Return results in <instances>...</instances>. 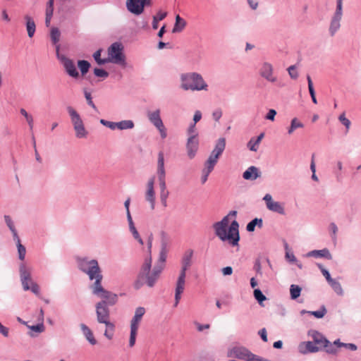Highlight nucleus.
I'll return each mask as SVG.
<instances>
[{
    "instance_id": "15",
    "label": "nucleus",
    "mask_w": 361,
    "mask_h": 361,
    "mask_svg": "<svg viewBox=\"0 0 361 361\" xmlns=\"http://www.w3.org/2000/svg\"><path fill=\"white\" fill-rule=\"evenodd\" d=\"M185 147L188 157H189V159H192L196 156V154L199 149L198 139L188 137L187 140Z\"/></svg>"
},
{
    "instance_id": "35",
    "label": "nucleus",
    "mask_w": 361,
    "mask_h": 361,
    "mask_svg": "<svg viewBox=\"0 0 361 361\" xmlns=\"http://www.w3.org/2000/svg\"><path fill=\"white\" fill-rule=\"evenodd\" d=\"M303 127V123L299 121L297 118H294L291 120L290 126L288 128V135H291L297 128H300Z\"/></svg>"
},
{
    "instance_id": "48",
    "label": "nucleus",
    "mask_w": 361,
    "mask_h": 361,
    "mask_svg": "<svg viewBox=\"0 0 361 361\" xmlns=\"http://www.w3.org/2000/svg\"><path fill=\"white\" fill-rule=\"evenodd\" d=\"M137 328L130 327V339H129V346L132 348L134 346L136 341V336L137 333Z\"/></svg>"
},
{
    "instance_id": "62",
    "label": "nucleus",
    "mask_w": 361,
    "mask_h": 361,
    "mask_svg": "<svg viewBox=\"0 0 361 361\" xmlns=\"http://www.w3.org/2000/svg\"><path fill=\"white\" fill-rule=\"evenodd\" d=\"M54 0H49L47 4L46 14L53 15Z\"/></svg>"
},
{
    "instance_id": "16",
    "label": "nucleus",
    "mask_w": 361,
    "mask_h": 361,
    "mask_svg": "<svg viewBox=\"0 0 361 361\" xmlns=\"http://www.w3.org/2000/svg\"><path fill=\"white\" fill-rule=\"evenodd\" d=\"M154 176L149 179L147 182V190L145 195V199L150 203L152 209H154L155 206V192L154 189Z\"/></svg>"
},
{
    "instance_id": "3",
    "label": "nucleus",
    "mask_w": 361,
    "mask_h": 361,
    "mask_svg": "<svg viewBox=\"0 0 361 361\" xmlns=\"http://www.w3.org/2000/svg\"><path fill=\"white\" fill-rule=\"evenodd\" d=\"M180 87L185 91L207 90L208 85L202 75L196 72L182 73L180 76Z\"/></svg>"
},
{
    "instance_id": "36",
    "label": "nucleus",
    "mask_w": 361,
    "mask_h": 361,
    "mask_svg": "<svg viewBox=\"0 0 361 361\" xmlns=\"http://www.w3.org/2000/svg\"><path fill=\"white\" fill-rule=\"evenodd\" d=\"M167 16L166 12L159 11L156 16H153L152 28L157 30L158 28V22L164 20Z\"/></svg>"
},
{
    "instance_id": "40",
    "label": "nucleus",
    "mask_w": 361,
    "mask_h": 361,
    "mask_svg": "<svg viewBox=\"0 0 361 361\" xmlns=\"http://www.w3.org/2000/svg\"><path fill=\"white\" fill-rule=\"evenodd\" d=\"M254 297L255 300L258 302V303L261 306H264L263 302L267 300L266 296L263 294L262 290L259 288H256L254 290Z\"/></svg>"
},
{
    "instance_id": "61",
    "label": "nucleus",
    "mask_w": 361,
    "mask_h": 361,
    "mask_svg": "<svg viewBox=\"0 0 361 361\" xmlns=\"http://www.w3.org/2000/svg\"><path fill=\"white\" fill-rule=\"evenodd\" d=\"M4 218L5 223L6 224V225L8 227V228L10 229V231L16 228L13 221L9 215H4Z\"/></svg>"
},
{
    "instance_id": "56",
    "label": "nucleus",
    "mask_w": 361,
    "mask_h": 361,
    "mask_svg": "<svg viewBox=\"0 0 361 361\" xmlns=\"http://www.w3.org/2000/svg\"><path fill=\"white\" fill-rule=\"evenodd\" d=\"M27 327L32 331H34L37 333H42L44 331V326L42 322L36 325L27 326Z\"/></svg>"
},
{
    "instance_id": "21",
    "label": "nucleus",
    "mask_w": 361,
    "mask_h": 361,
    "mask_svg": "<svg viewBox=\"0 0 361 361\" xmlns=\"http://www.w3.org/2000/svg\"><path fill=\"white\" fill-rule=\"evenodd\" d=\"M145 313V309L142 307L136 308L135 314L130 322V327L138 329L139 323Z\"/></svg>"
},
{
    "instance_id": "18",
    "label": "nucleus",
    "mask_w": 361,
    "mask_h": 361,
    "mask_svg": "<svg viewBox=\"0 0 361 361\" xmlns=\"http://www.w3.org/2000/svg\"><path fill=\"white\" fill-rule=\"evenodd\" d=\"M98 298H102L107 306H113L118 301V295L112 292L105 290Z\"/></svg>"
},
{
    "instance_id": "26",
    "label": "nucleus",
    "mask_w": 361,
    "mask_h": 361,
    "mask_svg": "<svg viewBox=\"0 0 361 361\" xmlns=\"http://www.w3.org/2000/svg\"><path fill=\"white\" fill-rule=\"evenodd\" d=\"M264 136V133H260L256 138L252 137L250 141L247 142V148L252 152H257L258 149V146L262 140Z\"/></svg>"
},
{
    "instance_id": "12",
    "label": "nucleus",
    "mask_w": 361,
    "mask_h": 361,
    "mask_svg": "<svg viewBox=\"0 0 361 361\" xmlns=\"http://www.w3.org/2000/svg\"><path fill=\"white\" fill-rule=\"evenodd\" d=\"M188 269L183 268L181 267L180 271L179 274V276L178 277L176 285V290H175V302H174V307H177L180 300L181 298V294L183 293V290L185 289V276H186V271Z\"/></svg>"
},
{
    "instance_id": "45",
    "label": "nucleus",
    "mask_w": 361,
    "mask_h": 361,
    "mask_svg": "<svg viewBox=\"0 0 361 361\" xmlns=\"http://www.w3.org/2000/svg\"><path fill=\"white\" fill-rule=\"evenodd\" d=\"M74 130L75 131V136L78 138H84L86 137L87 135V132L85 128L84 125L80 126H75L74 128Z\"/></svg>"
},
{
    "instance_id": "29",
    "label": "nucleus",
    "mask_w": 361,
    "mask_h": 361,
    "mask_svg": "<svg viewBox=\"0 0 361 361\" xmlns=\"http://www.w3.org/2000/svg\"><path fill=\"white\" fill-rule=\"evenodd\" d=\"M263 226V221L261 218H255L250 221L246 226V230L248 232H253L255 230V227L261 228Z\"/></svg>"
},
{
    "instance_id": "46",
    "label": "nucleus",
    "mask_w": 361,
    "mask_h": 361,
    "mask_svg": "<svg viewBox=\"0 0 361 361\" xmlns=\"http://www.w3.org/2000/svg\"><path fill=\"white\" fill-rule=\"evenodd\" d=\"M20 113L21 114L22 116H23L27 123H28V126L30 127V130H32L33 128V118L31 115L28 114V113L26 111V110L25 109H20Z\"/></svg>"
},
{
    "instance_id": "53",
    "label": "nucleus",
    "mask_w": 361,
    "mask_h": 361,
    "mask_svg": "<svg viewBox=\"0 0 361 361\" xmlns=\"http://www.w3.org/2000/svg\"><path fill=\"white\" fill-rule=\"evenodd\" d=\"M100 123L113 130L117 128V122H112L105 119H101Z\"/></svg>"
},
{
    "instance_id": "10",
    "label": "nucleus",
    "mask_w": 361,
    "mask_h": 361,
    "mask_svg": "<svg viewBox=\"0 0 361 361\" xmlns=\"http://www.w3.org/2000/svg\"><path fill=\"white\" fill-rule=\"evenodd\" d=\"M151 5L152 0H126L128 11L135 16L142 14L145 8Z\"/></svg>"
},
{
    "instance_id": "19",
    "label": "nucleus",
    "mask_w": 361,
    "mask_h": 361,
    "mask_svg": "<svg viewBox=\"0 0 361 361\" xmlns=\"http://www.w3.org/2000/svg\"><path fill=\"white\" fill-rule=\"evenodd\" d=\"M307 257L315 258H324L329 260L332 259V255L327 248H324L322 250H314L310 251L309 252L307 253Z\"/></svg>"
},
{
    "instance_id": "32",
    "label": "nucleus",
    "mask_w": 361,
    "mask_h": 361,
    "mask_svg": "<svg viewBox=\"0 0 361 361\" xmlns=\"http://www.w3.org/2000/svg\"><path fill=\"white\" fill-rule=\"evenodd\" d=\"M134 126L135 124L132 120H123L117 122V129L121 130L132 129Z\"/></svg>"
},
{
    "instance_id": "30",
    "label": "nucleus",
    "mask_w": 361,
    "mask_h": 361,
    "mask_svg": "<svg viewBox=\"0 0 361 361\" xmlns=\"http://www.w3.org/2000/svg\"><path fill=\"white\" fill-rule=\"evenodd\" d=\"M267 209L271 212L278 213L281 215L285 214V209L283 206L279 202H273L268 204Z\"/></svg>"
},
{
    "instance_id": "13",
    "label": "nucleus",
    "mask_w": 361,
    "mask_h": 361,
    "mask_svg": "<svg viewBox=\"0 0 361 361\" xmlns=\"http://www.w3.org/2000/svg\"><path fill=\"white\" fill-rule=\"evenodd\" d=\"M273 71L272 65L268 62H264L259 69V75L267 81L275 82L277 78L274 75Z\"/></svg>"
},
{
    "instance_id": "8",
    "label": "nucleus",
    "mask_w": 361,
    "mask_h": 361,
    "mask_svg": "<svg viewBox=\"0 0 361 361\" xmlns=\"http://www.w3.org/2000/svg\"><path fill=\"white\" fill-rule=\"evenodd\" d=\"M343 16V0H336V8L334 13L329 27V32L334 37L341 27V21Z\"/></svg>"
},
{
    "instance_id": "34",
    "label": "nucleus",
    "mask_w": 361,
    "mask_h": 361,
    "mask_svg": "<svg viewBox=\"0 0 361 361\" xmlns=\"http://www.w3.org/2000/svg\"><path fill=\"white\" fill-rule=\"evenodd\" d=\"M329 284L337 295L340 296L343 295V290L341 283L338 281L334 279L329 283Z\"/></svg>"
},
{
    "instance_id": "37",
    "label": "nucleus",
    "mask_w": 361,
    "mask_h": 361,
    "mask_svg": "<svg viewBox=\"0 0 361 361\" xmlns=\"http://www.w3.org/2000/svg\"><path fill=\"white\" fill-rule=\"evenodd\" d=\"M78 66L82 75H85L89 71L91 64L86 60H79L78 61Z\"/></svg>"
},
{
    "instance_id": "39",
    "label": "nucleus",
    "mask_w": 361,
    "mask_h": 361,
    "mask_svg": "<svg viewBox=\"0 0 361 361\" xmlns=\"http://www.w3.org/2000/svg\"><path fill=\"white\" fill-rule=\"evenodd\" d=\"M307 83H308L309 92L311 96L312 101L314 104H317V98L315 96V91H314V89L313 87V83H312L311 77L309 75H307Z\"/></svg>"
},
{
    "instance_id": "63",
    "label": "nucleus",
    "mask_w": 361,
    "mask_h": 361,
    "mask_svg": "<svg viewBox=\"0 0 361 361\" xmlns=\"http://www.w3.org/2000/svg\"><path fill=\"white\" fill-rule=\"evenodd\" d=\"M114 329H115L114 324L111 329L106 326V330L104 334V336L106 337L109 340L113 338Z\"/></svg>"
},
{
    "instance_id": "9",
    "label": "nucleus",
    "mask_w": 361,
    "mask_h": 361,
    "mask_svg": "<svg viewBox=\"0 0 361 361\" xmlns=\"http://www.w3.org/2000/svg\"><path fill=\"white\" fill-rule=\"evenodd\" d=\"M57 59L62 63L66 73L73 78L79 77V73L73 60L59 54V45L56 46Z\"/></svg>"
},
{
    "instance_id": "24",
    "label": "nucleus",
    "mask_w": 361,
    "mask_h": 361,
    "mask_svg": "<svg viewBox=\"0 0 361 361\" xmlns=\"http://www.w3.org/2000/svg\"><path fill=\"white\" fill-rule=\"evenodd\" d=\"M193 250L192 249L187 250L181 259V267L189 269L192 264V258L193 256Z\"/></svg>"
},
{
    "instance_id": "42",
    "label": "nucleus",
    "mask_w": 361,
    "mask_h": 361,
    "mask_svg": "<svg viewBox=\"0 0 361 361\" xmlns=\"http://www.w3.org/2000/svg\"><path fill=\"white\" fill-rule=\"evenodd\" d=\"M326 309L324 305H322L319 310L308 312L309 314L313 315L317 319H321L326 314Z\"/></svg>"
},
{
    "instance_id": "2",
    "label": "nucleus",
    "mask_w": 361,
    "mask_h": 361,
    "mask_svg": "<svg viewBox=\"0 0 361 361\" xmlns=\"http://www.w3.org/2000/svg\"><path fill=\"white\" fill-rule=\"evenodd\" d=\"M229 216L228 215L223 217V219L213 224L215 235L223 242H228V243L233 246H238L240 239L239 233V224L236 220H233L230 226Z\"/></svg>"
},
{
    "instance_id": "59",
    "label": "nucleus",
    "mask_w": 361,
    "mask_h": 361,
    "mask_svg": "<svg viewBox=\"0 0 361 361\" xmlns=\"http://www.w3.org/2000/svg\"><path fill=\"white\" fill-rule=\"evenodd\" d=\"M85 97L87 100V104L90 106L92 109L97 111V106H95L94 103L92 101V98L91 96V93L88 92L87 91H85Z\"/></svg>"
},
{
    "instance_id": "60",
    "label": "nucleus",
    "mask_w": 361,
    "mask_h": 361,
    "mask_svg": "<svg viewBox=\"0 0 361 361\" xmlns=\"http://www.w3.org/2000/svg\"><path fill=\"white\" fill-rule=\"evenodd\" d=\"M169 195V192H160V201L164 207H167V198Z\"/></svg>"
},
{
    "instance_id": "28",
    "label": "nucleus",
    "mask_w": 361,
    "mask_h": 361,
    "mask_svg": "<svg viewBox=\"0 0 361 361\" xmlns=\"http://www.w3.org/2000/svg\"><path fill=\"white\" fill-rule=\"evenodd\" d=\"M186 25V21L179 15L176 16V22L172 30L173 33L181 32Z\"/></svg>"
},
{
    "instance_id": "41",
    "label": "nucleus",
    "mask_w": 361,
    "mask_h": 361,
    "mask_svg": "<svg viewBox=\"0 0 361 361\" xmlns=\"http://www.w3.org/2000/svg\"><path fill=\"white\" fill-rule=\"evenodd\" d=\"M101 53H102V49H99V50L96 51L93 54L94 59L95 60V61L97 62V63L98 65H104V64L108 63L109 60L107 59V58H105V59L101 58Z\"/></svg>"
},
{
    "instance_id": "49",
    "label": "nucleus",
    "mask_w": 361,
    "mask_h": 361,
    "mask_svg": "<svg viewBox=\"0 0 361 361\" xmlns=\"http://www.w3.org/2000/svg\"><path fill=\"white\" fill-rule=\"evenodd\" d=\"M317 265L319 270L321 271L323 276L325 277L328 283L334 279L331 278L329 271L326 269H325L321 264H317Z\"/></svg>"
},
{
    "instance_id": "20",
    "label": "nucleus",
    "mask_w": 361,
    "mask_h": 361,
    "mask_svg": "<svg viewBox=\"0 0 361 361\" xmlns=\"http://www.w3.org/2000/svg\"><path fill=\"white\" fill-rule=\"evenodd\" d=\"M147 118L149 121L156 127H163V121L160 116V110L157 109L154 111H149L147 113Z\"/></svg>"
},
{
    "instance_id": "33",
    "label": "nucleus",
    "mask_w": 361,
    "mask_h": 361,
    "mask_svg": "<svg viewBox=\"0 0 361 361\" xmlns=\"http://www.w3.org/2000/svg\"><path fill=\"white\" fill-rule=\"evenodd\" d=\"M302 291V288L298 286L295 284H292L290 286V298L292 300H296L298 298L300 295Z\"/></svg>"
},
{
    "instance_id": "17",
    "label": "nucleus",
    "mask_w": 361,
    "mask_h": 361,
    "mask_svg": "<svg viewBox=\"0 0 361 361\" xmlns=\"http://www.w3.org/2000/svg\"><path fill=\"white\" fill-rule=\"evenodd\" d=\"M261 175L262 173L257 167L251 166L243 172V178L247 180H255Z\"/></svg>"
},
{
    "instance_id": "43",
    "label": "nucleus",
    "mask_w": 361,
    "mask_h": 361,
    "mask_svg": "<svg viewBox=\"0 0 361 361\" xmlns=\"http://www.w3.org/2000/svg\"><path fill=\"white\" fill-rule=\"evenodd\" d=\"M187 134L188 137H192L193 139H197L198 132L196 129V124L190 123L187 129Z\"/></svg>"
},
{
    "instance_id": "27",
    "label": "nucleus",
    "mask_w": 361,
    "mask_h": 361,
    "mask_svg": "<svg viewBox=\"0 0 361 361\" xmlns=\"http://www.w3.org/2000/svg\"><path fill=\"white\" fill-rule=\"evenodd\" d=\"M25 20L26 21V29L27 35L29 37H32L36 30L35 23L33 19L28 15L25 16Z\"/></svg>"
},
{
    "instance_id": "14",
    "label": "nucleus",
    "mask_w": 361,
    "mask_h": 361,
    "mask_svg": "<svg viewBox=\"0 0 361 361\" xmlns=\"http://www.w3.org/2000/svg\"><path fill=\"white\" fill-rule=\"evenodd\" d=\"M102 279L103 276L102 272H98V274H96L94 277H93V280H94V283L90 286L92 294L97 297H99L106 290L102 285Z\"/></svg>"
},
{
    "instance_id": "55",
    "label": "nucleus",
    "mask_w": 361,
    "mask_h": 361,
    "mask_svg": "<svg viewBox=\"0 0 361 361\" xmlns=\"http://www.w3.org/2000/svg\"><path fill=\"white\" fill-rule=\"evenodd\" d=\"M157 169H165L164 168V155L163 152L158 154Z\"/></svg>"
},
{
    "instance_id": "7",
    "label": "nucleus",
    "mask_w": 361,
    "mask_h": 361,
    "mask_svg": "<svg viewBox=\"0 0 361 361\" xmlns=\"http://www.w3.org/2000/svg\"><path fill=\"white\" fill-rule=\"evenodd\" d=\"M97 321L99 324H104L109 328L114 326V323L110 321L109 307L105 305L104 301H99L95 305Z\"/></svg>"
},
{
    "instance_id": "47",
    "label": "nucleus",
    "mask_w": 361,
    "mask_h": 361,
    "mask_svg": "<svg viewBox=\"0 0 361 361\" xmlns=\"http://www.w3.org/2000/svg\"><path fill=\"white\" fill-rule=\"evenodd\" d=\"M338 120L345 127V128H346L345 133H348V131L350 128L351 122L348 118H347L345 117V113H343L342 114H341L338 116Z\"/></svg>"
},
{
    "instance_id": "23",
    "label": "nucleus",
    "mask_w": 361,
    "mask_h": 361,
    "mask_svg": "<svg viewBox=\"0 0 361 361\" xmlns=\"http://www.w3.org/2000/svg\"><path fill=\"white\" fill-rule=\"evenodd\" d=\"M67 111L71 116L73 128L84 125L79 114L72 106H68Z\"/></svg>"
},
{
    "instance_id": "51",
    "label": "nucleus",
    "mask_w": 361,
    "mask_h": 361,
    "mask_svg": "<svg viewBox=\"0 0 361 361\" xmlns=\"http://www.w3.org/2000/svg\"><path fill=\"white\" fill-rule=\"evenodd\" d=\"M329 231L331 233V237L334 241L336 240V233L338 232V227L336 224L334 222L329 224Z\"/></svg>"
},
{
    "instance_id": "50",
    "label": "nucleus",
    "mask_w": 361,
    "mask_h": 361,
    "mask_svg": "<svg viewBox=\"0 0 361 361\" xmlns=\"http://www.w3.org/2000/svg\"><path fill=\"white\" fill-rule=\"evenodd\" d=\"M310 170L312 172V177H311L312 179L314 181H318L319 179H318L317 176L316 175V166H315V162H314V154H312V160H311V164H310Z\"/></svg>"
},
{
    "instance_id": "64",
    "label": "nucleus",
    "mask_w": 361,
    "mask_h": 361,
    "mask_svg": "<svg viewBox=\"0 0 361 361\" xmlns=\"http://www.w3.org/2000/svg\"><path fill=\"white\" fill-rule=\"evenodd\" d=\"M276 115V111L275 109H269L265 118L269 121H274Z\"/></svg>"
},
{
    "instance_id": "31",
    "label": "nucleus",
    "mask_w": 361,
    "mask_h": 361,
    "mask_svg": "<svg viewBox=\"0 0 361 361\" xmlns=\"http://www.w3.org/2000/svg\"><path fill=\"white\" fill-rule=\"evenodd\" d=\"M312 338L315 344L321 345L323 347L325 344L329 343V341L317 331H314Z\"/></svg>"
},
{
    "instance_id": "58",
    "label": "nucleus",
    "mask_w": 361,
    "mask_h": 361,
    "mask_svg": "<svg viewBox=\"0 0 361 361\" xmlns=\"http://www.w3.org/2000/svg\"><path fill=\"white\" fill-rule=\"evenodd\" d=\"M324 348H325V350L327 353L329 354H336V352H337V349L335 347V345L330 343H327V344H325L324 345Z\"/></svg>"
},
{
    "instance_id": "25",
    "label": "nucleus",
    "mask_w": 361,
    "mask_h": 361,
    "mask_svg": "<svg viewBox=\"0 0 361 361\" xmlns=\"http://www.w3.org/2000/svg\"><path fill=\"white\" fill-rule=\"evenodd\" d=\"M80 326L84 336L89 343L91 345H95L97 343V340L94 338L91 329L85 324H80Z\"/></svg>"
},
{
    "instance_id": "5",
    "label": "nucleus",
    "mask_w": 361,
    "mask_h": 361,
    "mask_svg": "<svg viewBox=\"0 0 361 361\" xmlns=\"http://www.w3.org/2000/svg\"><path fill=\"white\" fill-rule=\"evenodd\" d=\"M78 269L83 273L88 275L90 280L92 281L93 277L98 272H102L98 262L96 259L89 260L87 257L78 258L77 260Z\"/></svg>"
},
{
    "instance_id": "57",
    "label": "nucleus",
    "mask_w": 361,
    "mask_h": 361,
    "mask_svg": "<svg viewBox=\"0 0 361 361\" xmlns=\"http://www.w3.org/2000/svg\"><path fill=\"white\" fill-rule=\"evenodd\" d=\"M17 247H18V257L20 260H23L25 257L26 249L21 243H19L18 245H17Z\"/></svg>"
},
{
    "instance_id": "52",
    "label": "nucleus",
    "mask_w": 361,
    "mask_h": 361,
    "mask_svg": "<svg viewBox=\"0 0 361 361\" xmlns=\"http://www.w3.org/2000/svg\"><path fill=\"white\" fill-rule=\"evenodd\" d=\"M94 74L99 78H106L109 76V73L102 68H95L94 69Z\"/></svg>"
},
{
    "instance_id": "54",
    "label": "nucleus",
    "mask_w": 361,
    "mask_h": 361,
    "mask_svg": "<svg viewBox=\"0 0 361 361\" xmlns=\"http://www.w3.org/2000/svg\"><path fill=\"white\" fill-rule=\"evenodd\" d=\"M288 74H289L290 77L292 79L295 80V79H297L298 78V73L296 71V66L295 65H292V66H289L288 68Z\"/></svg>"
},
{
    "instance_id": "22",
    "label": "nucleus",
    "mask_w": 361,
    "mask_h": 361,
    "mask_svg": "<svg viewBox=\"0 0 361 361\" xmlns=\"http://www.w3.org/2000/svg\"><path fill=\"white\" fill-rule=\"evenodd\" d=\"M226 147V139L224 137H220L217 140L215 147L214 149L212 151L211 154H214V156L219 157L224 152Z\"/></svg>"
},
{
    "instance_id": "6",
    "label": "nucleus",
    "mask_w": 361,
    "mask_h": 361,
    "mask_svg": "<svg viewBox=\"0 0 361 361\" xmlns=\"http://www.w3.org/2000/svg\"><path fill=\"white\" fill-rule=\"evenodd\" d=\"M123 47L121 43L114 42L108 49L109 63L121 65L123 67L126 66V56L123 53Z\"/></svg>"
},
{
    "instance_id": "4",
    "label": "nucleus",
    "mask_w": 361,
    "mask_h": 361,
    "mask_svg": "<svg viewBox=\"0 0 361 361\" xmlns=\"http://www.w3.org/2000/svg\"><path fill=\"white\" fill-rule=\"evenodd\" d=\"M19 273L23 290L25 291L30 290L38 295L39 294V287L37 283L32 280L31 269L24 263H21L19 266Z\"/></svg>"
},
{
    "instance_id": "38",
    "label": "nucleus",
    "mask_w": 361,
    "mask_h": 361,
    "mask_svg": "<svg viewBox=\"0 0 361 361\" xmlns=\"http://www.w3.org/2000/svg\"><path fill=\"white\" fill-rule=\"evenodd\" d=\"M306 350L303 351L300 350V352L305 354L307 353H317L319 350V347L317 346L314 342L307 341L305 343Z\"/></svg>"
},
{
    "instance_id": "44",
    "label": "nucleus",
    "mask_w": 361,
    "mask_h": 361,
    "mask_svg": "<svg viewBox=\"0 0 361 361\" xmlns=\"http://www.w3.org/2000/svg\"><path fill=\"white\" fill-rule=\"evenodd\" d=\"M61 36V32L57 27H52L51 30V39L54 44L58 45Z\"/></svg>"
},
{
    "instance_id": "1",
    "label": "nucleus",
    "mask_w": 361,
    "mask_h": 361,
    "mask_svg": "<svg viewBox=\"0 0 361 361\" xmlns=\"http://www.w3.org/2000/svg\"><path fill=\"white\" fill-rule=\"evenodd\" d=\"M167 252V242L166 240L162 239L157 262L152 269V259L151 255L145 257L137 276V279L133 283V287L135 290L140 289L144 285H147L149 288H152L155 286L164 269Z\"/></svg>"
},
{
    "instance_id": "11",
    "label": "nucleus",
    "mask_w": 361,
    "mask_h": 361,
    "mask_svg": "<svg viewBox=\"0 0 361 361\" xmlns=\"http://www.w3.org/2000/svg\"><path fill=\"white\" fill-rule=\"evenodd\" d=\"M230 357H233L239 360L245 361H255L257 355L253 354L247 348L243 346L233 347L228 355Z\"/></svg>"
}]
</instances>
